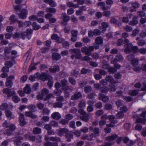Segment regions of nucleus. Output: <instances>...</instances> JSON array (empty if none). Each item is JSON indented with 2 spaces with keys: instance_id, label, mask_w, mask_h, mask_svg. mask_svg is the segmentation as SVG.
<instances>
[{
  "instance_id": "nucleus-1",
  "label": "nucleus",
  "mask_w": 146,
  "mask_h": 146,
  "mask_svg": "<svg viewBox=\"0 0 146 146\" xmlns=\"http://www.w3.org/2000/svg\"><path fill=\"white\" fill-rule=\"evenodd\" d=\"M118 137L117 135L116 134H113L108 136L105 138V140L108 141L104 143V144L101 146H111L114 145L115 142L114 140Z\"/></svg>"
},
{
  "instance_id": "nucleus-2",
  "label": "nucleus",
  "mask_w": 146,
  "mask_h": 146,
  "mask_svg": "<svg viewBox=\"0 0 146 146\" xmlns=\"http://www.w3.org/2000/svg\"><path fill=\"white\" fill-rule=\"evenodd\" d=\"M29 29H27L25 32H19L13 35V38L14 39L20 38L24 40L25 39V37L27 35L31 34V31H29Z\"/></svg>"
},
{
  "instance_id": "nucleus-3",
  "label": "nucleus",
  "mask_w": 146,
  "mask_h": 146,
  "mask_svg": "<svg viewBox=\"0 0 146 146\" xmlns=\"http://www.w3.org/2000/svg\"><path fill=\"white\" fill-rule=\"evenodd\" d=\"M131 61V64L132 66L133 67V70L136 72H139L141 70L140 67L138 66V60L137 58H133L131 60H130Z\"/></svg>"
},
{
  "instance_id": "nucleus-4",
  "label": "nucleus",
  "mask_w": 146,
  "mask_h": 146,
  "mask_svg": "<svg viewBox=\"0 0 146 146\" xmlns=\"http://www.w3.org/2000/svg\"><path fill=\"white\" fill-rule=\"evenodd\" d=\"M94 50V47L90 46L88 48L86 46L83 47L81 48V50L83 53L87 55L90 56L92 54L91 52Z\"/></svg>"
},
{
  "instance_id": "nucleus-5",
  "label": "nucleus",
  "mask_w": 146,
  "mask_h": 146,
  "mask_svg": "<svg viewBox=\"0 0 146 146\" xmlns=\"http://www.w3.org/2000/svg\"><path fill=\"white\" fill-rule=\"evenodd\" d=\"M102 120L106 121V120L109 119L111 123L113 124L117 123L116 121L115 120V117L114 115H111L108 116L107 115H104L101 117Z\"/></svg>"
},
{
  "instance_id": "nucleus-6",
  "label": "nucleus",
  "mask_w": 146,
  "mask_h": 146,
  "mask_svg": "<svg viewBox=\"0 0 146 146\" xmlns=\"http://www.w3.org/2000/svg\"><path fill=\"white\" fill-rule=\"evenodd\" d=\"M69 51L74 54V55L75 56V58L76 59H79L82 57V54L80 49L76 48H74L70 49Z\"/></svg>"
},
{
  "instance_id": "nucleus-7",
  "label": "nucleus",
  "mask_w": 146,
  "mask_h": 146,
  "mask_svg": "<svg viewBox=\"0 0 146 146\" xmlns=\"http://www.w3.org/2000/svg\"><path fill=\"white\" fill-rule=\"evenodd\" d=\"M27 10L23 9L20 10L19 13H17V15L20 19H25L27 18Z\"/></svg>"
},
{
  "instance_id": "nucleus-8",
  "label": "nucleus",
  "mask_w": 146,
  "mask_h": 146,
  "mask_svg": "<svg viewBox=\"0 0 146 146\" xmlns=\"http://www.w3.org/2000/svg\"><path fill=\"white\" fill-rule=\"evenodd\" d=\"M14 79V76L13 75L9 76L6 78L5 85L7 87L10 88L13 85L12 80Z\"/></svg>"
},
{
  "instance_id": "nucleus-9",
  "label": "nucleus",
  "mask_w": 146,
  "mask_h": 146,
  "mask_svg": "<svg viewBox=\"0 0 146 146\" xmlns=\"http://www.w3.org/2000/svg\"><path fill=\"white\" fill-rule=\"evenodd\" d=\"M98 98L99 100H101L104 102H108L109 101V97L103 94H99L98 95Z\"/></svg>"
},
{
  "instance_id": "nucleus-10",
  "label": "nucleus",
  "mask_w": 146,
  "mask_h": 146,
  "mask_svg": "<svg viewBox=\"0 0 146 146\" xmlns=\"http://www.w3.org/2000/svg\"><path fill=\"white\" fill-rule=\"evenodd\" d=\"M68 131V129L65 128H60L57 130V134L60 136H62L64 134Z\"/></svg>"
},
{
  "instance_id": "nucleus-11",
  "label": "nucleus",
  "mask_w": 146,
  "mask_h": 146,
  "mask_svg": "<svg viewBox=\"0 0 146 146\" xmlns=\"http://www.w3.org/2000/svg\"><path fill=\"white\" fill-rule=\"evenodd\" d=\"M133 45L131 43H129L127 44H125L124 50L126 53H129L132 52V48Z\"/></svg>"
},
{
  "instance_id": "nucleus-12",
  "label": "nucleus",
  "mask_w": 146,
  "mask_h": 146,
  "mask_svg": "<svg viewBox=\"0 0 146 146\" xmlns=\"http://www.w3.org/2000/svg\"><path fill=\"white\" fill-rule=\"evenodd\" d=\"M82 97V95L81 93L76 92L71 97V99L73 100H75L81 98Z\"/></svg>"
},
{
  "instance_id": "nucleus-13",
  "label": "nucleus",
  "mask_w": 146,
  "mask_h": 146,
  "mask_svg": "<svg viewBox=\"0 0 146 146\" xmlns=\"http://www.w3.org/2000/svg\"><path fill=\"white\" fill-rule=\"evenodd\" d=\"M89 129L90 131H93V133L97 135V136H99L100 133V130L99 128L97 127H94L92 126L89 127Z\"/></svg>"
},
{
  "instance_id": "nucleus-14",
  "label": "nucleus",
  "mask_w": 146,
  "mask_h": 146,
  "mask_svg": "<svg viewBox=\"0 0 146 146\" xmlns=\"http://www.w3.org/2000/svg\"><path fill=\"white\" fill-rule=\"evenodd\" d=\"M14 143L16 146H19L21 144V140L23 139L22 137L19 136L15 137Z\"/></svg>"
},
{
  "instance_id": "nucleus-15",
  "label": "nucleus",
  "mask_w": 146,
  "mask_h": 146,
  "mask_svg": "<svg viewBox=\"0 0 146 146\" xmlns=\"http://www.w3.org/2000/svg\"><path fill=\"white\" fill-rule=\"evenodd\" d=\"M51 39L55 40L56 42L58 43H60L62 41V38L59 37L56 34H54L51 35Z\"/></svg>"
},
{
  "instance_id": "nucleus-16",
  "label": "nucleus",
  "mask_w": 146,
  "mask_h": 146,
  "mask_svg": "<svg viewBox=\"0 0 146 146\" xmlns=\"http://www.w3.org/2000/svg\"><path fill=\"white\" fill-rule=\"evenodd\" d=\"M5 113L7 118L9 120L13 119L15 117V116L12 113L11 111L9 110H6L5 111Z\"/></svg>"
},
{
  "instance_id": "nucleus-17",
  "label": "nucleus",
  "mask_w": 146,
  "mask_h": 146,
  "mask_svg": "<svg viewBox=\"0 0 146 146\" xmlns=\"http://www.w3.org/2000/svg\"><path fill=\"white\" fill-rule=\"evenodd\" d=\"M51 76L48 75L47 74L45 73H42L40 75V79L44 81L46 80H48L50 77Z\"/></svg>"
},
{
  "instance_id": "nucleus-18",
  "label": "nucleus",
  "mask_w": 146,
  "mask_h": 146,
  "mask_svg": "<svg viewBox=\"0 0 146 146\" xmlns=\"http://www.w3.org/2000/svg\"><path fill=\"white\" fill-rule=\"evenodd\" d=\"M19 120L20 122V125H24L26 124V122L24 119V116L23 114L20 113L19 117Z\"/></svg>"
},
{
  "instance_id": "nucleus-19",
  "label": "nucleus",
  "mask_w": 146,
  "mask_h": 146,
  "mask_svg": "<svg viewBox=\"0 0 146 146\" xmlns=\"http://www.w3.org/2000/svg\"><path fill=\"white\" fill-rule=\"evenodd\" d=\"M105 79L107 82H110L111 84H115L117 82L115 81L113 77L110 75L106 76Z\"/></svg>"
},
{
  "instance_id": "nucleus-20",
  "label": "nucleus",
  "mask_w": 146,
  "mask_h": 146,
  "mask_svg": "<svg viewBox=\"0 0 146 146\" xmlns=\"http://www.w3.org/2000/svg\"><path fill=\"white\" fill-rule=\"evenodd\" d=\"M51 117L54 119L58 120L60 118L61 116L60 115L58 112H54L51 114Z\"/></svg>"
},
{
  "instance_id": "nucleus-21",
  "label": "nucleus",
  "mask_w": 146,
  "mask_h": 146,
  "mask_svg": "<svg viewBox=\"0 0 146 146\" xmlns=\"http://www.w3.org/2000/svg\"><path fill=\"white\" fill-rule=\"evenodd\" d=\"M60 68L58 65H55L53 66V68H49V70L50 72H55L56 71L59 70Z\"/></svg>"
},
{
  "instance_id": "nucleus-22",
  "label": "nucleus",
  "mask_w": 146,
  "mask_h": 146,
  "mask_svg": "<svg viewBox=\"0 0 146 146\" xmlns=\"http://www.w3.org/2000/svg\"><path fill=\"white\" fill-rule=\"evenodd\" d=\"M110 22L111 23L115 24L119 26H120L121 25V22L118 21L115 18H112L110 20Z\"/></svg>"
},
{
  "instance_id": "nucleus-23",
  "label": "nucleus",
  "mask_w": 146,
  "mask_h": 146,
  "mask_svg": "<svg viewBox=\"0 0 146 146\" xmlns=\"http://www.w3.org/2000/svg\"><path fill=\"white\" fill-rule=\"evenodd\" d=\"M137 19V17H133L132 20L130 21L129 24L132 25H137L138 23V21Z\"/></svg>"
},
{
  "instance_id": "nucleus-24",
  "label": "nucleus",
  "mask_w": 146,
  "mask_h": 146,
  "mask_svg": "<svg viewBox=\"0 0 146 146\" xmlns=\"http://www.w3.org/2000/svg\"><path fill=\"white\" fill-rule=\"evenodd\" d=\"M25 115L26 116L30 117L32 118H35L37 117V116L34 115L31 111L26 112Z\"/></svg>"
},
{
  "instance_id": "nucleus-25",
  "label": "nucleus",
  "mask_w": 146,
  "mask_h": 146,
  "mask_svg": "<svg viewBox=\"0 0 146 146\" xmlns=\"http://www.w3.org/2000/svg\"><path fill=\"white\" fill-rule=\"evenodd\" d=\"M89 115L87 113L80 116V118L82 120L86 122H88L89 120Z\"/></svg>"
},
{
  "instance_id": "nucleus-26",
  "label": "nucleus",
  "mask_w": 146,
  "mask_h": 146,
  "mask_svg": "<svg viewBox=\"0 0 146 146\" xmlns=\"http://www.w3.org/2000/svg\"><path fill=\"white\" fill-rule=\"evenodd\" d=\"M73 135L72 133H66L65 134V137L67 139V141L70 142L71 141V139H72L73 137Z\"/></svg>"
},
{
  "instance_id": "nucleus-27",
  "label": "nucleus",
  "mask_w": 146,
  "mask_h": 146,
  "mask_svg": "<svg viewBox=\"0 0 146 146\" xmlns=\"http://www.w3.org/2000/svg\"><path fill=\"white\" fill-rule=\"evenodd\" d=\"M52 58L54 60H58L60 58V55L57 53H53L52 55Z\"/></svg>"
},
{
  "instance_id": "nucleus-28",
  "label": "nucleus",
  "mask_w": 146,
  "mask_h": 146,
  "mask_svg": "<svg viewBox=\"0 0 146 146\" xmlns=\"http://www.w3.org/2000/svg\"><path fill=\"white\" fill-rule=\"evenodd\" d=\"M86 102L84 100H82L78 105V107L80 108L83 109L85 108Z\"/></svg>"
},
{
  "instance_id": "nucleus-29",
  "label": "nucleus",
  "mask_w": 146,
  "mask_h": 146,
  "mask_svg": "<svg viewBox=\"0 0 146 146\" xmlns=\"http://www.w3.org/2000/svg\"><path fill=\"white\" fill-rule=\"evenodd\" d=\"M92 91V88L90 86H86L84 87V91L86 93H90Z\"/></svg>"
},
{
  "instance_id": "nucleus-30",
  "label": "nucleus",
  "mask_w": 146,
  "mask_h": 146,
  "mask_svg": "<svg viewBox=\"0 0 146 146\" xmlns=\"http://www.w3.org/2000/svg\"><path fill=\"white\" fill-rule=\"evenodd\" d=\"M61 17L63 21L67 22L70 19L69 17L65 13H63L62 14Z\"/></svg>"
},
{
  "instance_id": "nucleus-31",
  "label": "nucleus",
  "mask_w": 146,
  "mask_h": 146,
  "mask_svg": "<svg viewBox=\"0 0 146 146\" xmlns=\"http://www.w3.org/2000/svg\"><path fill=\"white\" fill-rule=\"evenodd\" d=\"M23 90L24 93L26 94L30 93L31 91L30 87L27 84L26 85L25 87L24 88Z\"/></svg>"
},
{
  "instance_id": "nucleus-32",
  "label": "nucleus",
  "mask_w": 146,
  "mask_h": 146,
  "mask_svg": "<svg viewBox=\"0 0 146 146\" xmlns=\"http://www.w3.org/2000/svg\"><path fill=\"white\" fill-rule=\"evenodd\" d=\"M41 129L39 127H36L34 128L33 130V133L34 134H40L41 132Z\"/></svg>"
},
{
  "instance_id": "nucleus-33",
  "label": "nucleus",
  "mask_w": 146,
  "mask_h": 146,
  "mask_svg": "<svg viewBox=\"0 0 146 146\" xmlns=\"http://www.w3.org/2000/svg\"><path fill=\"white\" fill-rule=\"evenodd\" d=\"M8 107V105L6 103H2L0 106V109L1 110H4L7 108Z\"/></svg>"
},
{
  "instance_id": "nucleus-34",
  "label": "nucleus",
  "mask_w": 146,
  "mask_h": 146,
  "mask_svg": "<svg viewBox=\"0 0 146 146\" xmlns=\"http://www.w3.org/2000/svg\"><path fill=\"white\" fill-rule=\"evenodd\" d=\"M62 106V103L60 102H55L53 104V106L54 108H61Z\"/></svg>"
},
{
  "instance_id": "nucleus-35",
  "label": "nucleus",
  "mask_w": 146,
  "mask_h": 146,
  "mask_svg": "<svg viewBox=\"0 0 146 146\" xmlns=\"http://www.w3.org/2000/svg\"><path fill=\"white\" fill-rule=\"evenodd\" d=\"M96 96V94L95 93L92 92L88 94L87 96V98L89 99H94Z\"/></svg>"
},
{
  "instance_id": "nucleus-36",
  "label": "nucleus",
  "mask_w": 146,
  "mask_h": 146,
  "mask_svg": "<svg viewBox=\"0 0 146 146\" xmlns=\"http://www.w3.org/2000/svg\"><path fill=\"white\" fill-rule=\"evenodd\" d=\"M48 80V82L47 83V85L50 88H51L53 84V79L52 77H50V78H49Z\"/></svg>"
},
{
  "instance_id": "nucleus-37",
  "label": "nucleus",
  "mask_w": 146,
  "mask_h": 146,
  "mask_svg": "<svg viewBox=\"0 0 146 146\" xmlns=\"http://www.w3.org/2000/svg\"><path fill=\"white\" fill-rule=\"evenodd\" d=\"M49 141H60V139L58 137H49Z\"/></svg>"
},
{
  "instance_id": "nucleus-38",
  "label": "nucleus",
  "mask_w": 146,
  "mask_h": 146,
  "mask_svg": "<svg viewBox=\"0 0 146 146\" xmlns=\"http://www.w3.org/2000/svg\"><path fill=\"white\" fill-rule=\"evenodd\" d=\"M61 43H62V46L64 47H68L70 45L69 43L68 42L66 41H64L63 38L62 41Z\"/></svg>"
},
{
  "instance_id": "nucleus-39",
  "label": "nucleus",
  "mask_w": 146,
  "mask_h": 146,
  "mask_svg": "<svg viewBox=\"0 0 146 146\" xmlns=\"http://www.w3.org/2000/svg\"><path fill=\"white\" fill-rule=\"evenodd\" d=\"M9 20L11 21V24L14 23L18 21L15 17V16L13 15H11L9 17Z\"/></svg>"
},
{
  "instance_id": "nucleus-40",
  "label": "nucleus",
  "mask_w": 146,
  "mask_h": 146,
  "mask_svg": "<svg viewBox=\"0 0 146 146\" xmlns=\"http://www.w3.org/2000/svg\"><path fill=\"white\" fill-rule=\"evenodd\" d=\"M103 42V40L101 37H97L95 39V42L98 44H101Z\"/></svg>"
},
{
  "instance_id": "nucleus-41",
  "label": "nucleus",
  "mask_w": 146,
  "mask_h": 146,
  "mask_svg": "<svg viewBox=\"0 0 146 146\" xmlns=\"http://www.w3.org/2000/svg\"><path fill=\"white\" fill-rule=\"evenodd\" d=\"M15 61L14 60L12 62L6 61L5 62V65L9 68L11 67L15 63Z\"/></svg>"
},
{
  "instance_id": "nucleus-42",
  "label": "nucleus",
  "mask_w": 146,
  "mask_h": 146,
  "mask_svg": "<svg viewBox=\"0 0 146 146\" xmlns=\"http://www.w3.org/2000/svg\"><path fill=\"white\" fill-rule=\"evenodd\" d=\"M87 84V82L86 81H80L78 85L80 86V87L81 88H82L83 87H85Z\"/></svg>"
},
{
  "instance_id": "nucleus-43",
  "label": "nucleus",
  "mask_w": 146,
  "mask_h": 146,
  "mask_svg": "<svg viewBox=\"0 0 146 146\" xmlns=\"http://www.w3.org/2000/svg\"><path fill=\"white\" fill-rule=\"evenodd\" d=\"M138 93V91L137 90H133L130 91L129 92V94L132 96H135Z\"/></svg>"
},
{
  "instance_id": "nucleus-44",
  "label": "nucleus",
  "mask_w": 146,
  "mask_h": 146,
  "mask_svg": "<svg viewBox=\"0 0 146 146\" xmlns=\"http://www.w3.org/2000/svg\"><path fill=\"white\" fill-rule=\"evenodd\" d=\"M100 90L102 93H106L109 91V89L107 87H101L100 88Z\"/></svg>"
},
{
  "instance_id": "nucleus-45",
  "label": "nucleus",
  "mask_w": 146,
  "mask_h": 146,
  "mask_svg": "<svg viewBox=\"0 0 146 146\" xmlns=\"http://www.w3.org/2000/svg\"><path fill=\"white\" fill-rule=\"evenodd\" d=\"M12 99L13 101L15 103H18L20 100V99L19 97L17 96H13Z\"/></svg>"
},
{
  "instance_id": "nucleus-46",
  "label": "nucleus",
  "mask_w": 146,
  "mask_h": 146,
  "mask_svg": "<svg viewBox=\"0 0 146 146\" xmlns=\"http://www.w3.org/2000/svg\"><path fill=\"white\" fill-rule=\"evenodd\" d=\"M50 111V110L47 108H45L43 109L42 114L43 115H48L49 114Z\"/></svg>"
},
{
  "instance_id": "nucleus-47",
  "label": "nucleus",
  "mask_w": 146,
  "mask_h": 146,
  "mask_svg": "<svg viewBox=\"0 0 146 146\" xmlns=\"http://www.w3.org/2000/svg\"><path fill=\"white\" fill-rule=\"evenodd\" d=\"M146 121L145 118H141L140 117L136 119V122L137 123H144Z\"/></svg>"
},
{
  "instance_id": "nucleus-48",
  "label": "nucleus",
  "mask_w": 146,
  "mask_h": 146,
  "mask_svg": "<svg viewBox=\"0 0 146 146\" xmlns=\"http://www.w3.org/2000/svg\"><path fill=\"white\" fill-rule=\"evenodd\" d=\"M46 10L47 12L50 13H54L56 11L55 9L53 8H47Z\"/></svg>"
},
{
  "instance_id": "nucleus-49",
  "label": "nucleus",
  "mask_w": 146,
  "mask_h": 146,
  "mask_svg": "<svg viewBox=\"0 0 146 146\" xmlns=\"http://www.w3.org/2000/svg\"><path fill=\"white\" fill-rule=\"evenodd\" d=\"M115 58L117 61L121 62L123 60V58L122 56L121 55L119 54L117 55Z\"/></svg>"
},
{
  "instance_id": "nucleus-50",
  "label": "nucleus",
  "mask_w": 146,
  "mask_h": 146,
  "mask_svg": "<svg viewBox=\"0 0 146 146\" xmlns=\"http://www.w3.org/2000/svg\"><path fill=\"white\" fill-rule=\"evenodd\" d=\"M51 127H57L58 126V124L57 122L53 120L50 122Z\"/></svg>"
},
{
  "instance_id": "nucleus-51",
  "label": "nucleus",
  "mask_w": 146,
  "mask_h": 146,
  "mask_svg": "<svg viewBox=\"0 0 146 146\" xmlns=\"http://www.w3.org/2000/svg\"><path fill=\"white\" fill-rule=\"evenodd\" d=\"M60 82L63 87L67 86L68 83L67 80L64 79L61 80Z\"/></svg>"
},
{
  "instance_id": "nucleus-52",
  "label": "nucleus",
  "mask_w": 146,
  "mask_h": 146,
  "mask_svg": "<svg viewBox=\"0 0 146 146\" xmlns=\"http://www.w3.org/2000/svg\"><path fill=\"white\" fill-rule=\"evenodd\" d=\"M123 29L127 32H129L133 30L132 28L128 25H126L123 27Z\"/></svg>"
},
{
  "instance_id": "nucleus-53",
  "label": "nucleus",
  "mask_w": 146,
  "mask_h": 146,
  "mask_svg": "<svg viewBox=\"0 0 146 146\" xmlns=\"http://www.w3.org/2000/svg\"><path fill=\"white\" fill-rule=\"evenodd\" d=\"M33 29L35 30H37L40 28V26L36 24V22H34L32 24Z\"/></svg>"
},
{
  "instance_id": "nucleus-54",
  "label": "nucleus",
  "mask_w": 146,
  "mask_h": 146,
  "mask_svg": "<svg viewBox=\"0 0 146 146\" xmlns=\"http://www.w3.org/2000/svg\"><path fill=\"white\" fill-rule=\"evenodd\" d=\"M15 125L13 123H11L9 127V129L12 132L14 131L16 129Z\"/></svg>"
},
{
  "instance_id": "nucleus-55",
  "label": "nucleus",
  "mask_w": 146,
  "mask_h": 146,
  "mask_svg": "<svg viewBox=\"0 0 146 146\" xmlns=\"http://www.w3.org/2000/svg\"><path fill=\"white\" fill-rule=\"evenodd\" d=\"M49 92V91L48 89L47 88L43 89L41 92V94L44 96L46 95Z\"/></svg>"
},
{
  "instance_id": "nucleus-56",
  "label": "nucleus",
  "mask_w": 146,
  "mask_h": 146,
  "mask_svg": "<svg viewBox=\"0 0 146 146\" xmlns=\"http://www.w3.org/2000/svg\"><path fill=\"white\" fill-rule=\"evenodd\" d=\"M70 30V27L69 26L65 27L64 29V31L65 33L69 34Z\"/></svg>"
},
{
  "instance_id": "nucleus-57",
  "label": "nucleus",
  "mask_w": 146,
  "mask_h": 146,
  "mask_svg": "<svg viewBox=\"0 0 146 146\" xmlns=\"http://www.w3.org/2000/svg\"><path fill=\"white\" fill-rule=\"evenodd\" d=\"M71 36L77 37L78 35V32L76 30H72L71 31Z\"/></svg>"
},
{
  "instance_id": "nucleus-58",
  "label": "nucleus",
  "mask_w": 146,
  "mask_h": 146,
  "mask_svg": "<svg viewBox=\"0 0 146 146\" xmlns=\"http://www.w3.org/2000/svg\"><path fill=\"white\" fill-rule=\"evenodd\" d=\"M124 115L122 111L119 112L116 114V116L117 118H121L124 116Z\"/></svg>"
},
{
  "instance_id": "nucleus-59",
  "label": "nucleus",
  "mask_w": 146,
  "mask_h": 146,
  "mask_svg": "<svg viewBox=\"0 0 146 146\" xmlns=\"http://www.w3.org/2000/svg\"><path fill=\"white\" fill-rule=\"evenodd\" d=\"M141 54H146V49L145 48H141L138 50V52Z\"/></svg>"
},
{
  "instance_id": "nucleus-60",
  "label": "nucleus",
  "mask_w": 146,
  "mask_h": 146,
  "mask_svg": "<svg viewBox=\"0 0 146 146\" xmlns=\"http://www.w3.org/2000/svg\"><path fill=\"white\" fill-rule=\"evenodd\" d=\"M116 105L117 107H119L121 106L123 104V102L120 100H118L115 102Z\"/></svg>"
},
{
  "instance_id": "nucleus-61",
  "label": "nucleus",
  "mask_w": 146,
  "mask_h": 146,
  "mask_svg": "<svg viewBox=\"0 0 146 146\" xmlns=\"http://www.w3.org/2000/svg\"><path fill=\"white\" fill-rule=\"evenodd\" d=\"M4 134L8 136L11 135L12 134V131H11L9 129H6L4 132Z\"/></svg>"
},
{
  "instance_id": "nucleus-62",
  "label": "nucleus",
  "mask_w": 146,
  "mask_h": 146,
  "mask_svg": "<svg viewBox=\"0 0 146 146\" xmlns=\"http://www.w3.org/2000/svg\"><path fill=\"white\" fill-rule=\"evenodd\" d=\"M69 82L72 85H75L76 84V81L72 77H69L68 79Z\"/></svg>"
},
{
  "instance_id": "nucleus-63",
  "label": "nucleus",
  "mask_w": 146,
  "mask_h": 146,
  "mask_svg": "<svg viewBox=\"0 0 146 146\" xmlns=\"http://www.w3.org/2000/svg\"><path fill=\"white\" fill-rule=\"evenodd\" d=\"M87 110L88 112H90L94 110L93 105H89L87 108Z\"/></svg>"
},
{
  "instance_id": "nucleus-64",
  "label": "nucleus",
  "mask_w": 146,
  "mask_h": 146,
  "mask_svg": "<svg viewBox=\"0 0 146 146\" xmlns=\"http://www.w3.org/2000/svg\"><path fill=\"white\" fill-rule=\"evenodd\" d=\"M54 94L57 95V96L60 95L62 93V91L58 89H56L54 92Z\"/></svg>"
}]
</instances>
